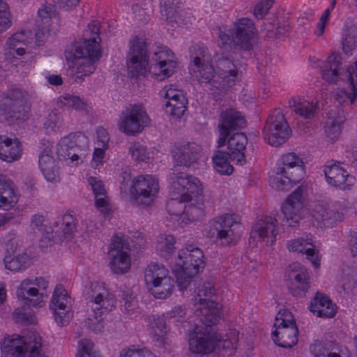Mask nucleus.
I'll list each match as a JSON object with an SVG mask.
<instances>
[{
	"label": "nucleus",
	"instance_id": "1",
	"mask_svg": "<svg viewBox=\"0 0 357 357\" xmlns=\"http://www.w3.org/2000/svg\"><path fill=\"white\" fill-rule=\"evenodd\" d=\"M148 45L143 38H134L130 42V50L127 56L128 73L132 77L145 76L153 69V75L160 81L170 77L175 72L176 63L172 52L163 45H156L152 50L151 60L155 63L149 66Z\"/></svg>",
	"mask_w": 357,
	"mask_h": 357
},
{
	"label": "nucleus",
	"instance_id": "2",
	"mask_svg": "<svg viewBox=\"0 0 357 357\" xmlns=\"http://www.w3.org/2000/svg\"><path fill=\"white\" fill-rule=\"evenodd\" d=\"M195 315L202 325L197 326L194 332L190 334V350L197 354L212 352L220 340V335L214 327L220 319V305L213 301L201 299L200 303L195 304Z\"/></svg>",
	"mask_w": 357,
	"mask_h": 357
},
{
	"label": "nucleus",
	"instance_id": "3",
	"mask_svg": "<svg viewBox=\"0 0 357 357\" xmlns=\"http://www.w3.org/2000/svg\"><path fill=\"white\" fill-rule=\"evenodd\" d=\"M100 22L93 20L84 29L82 41L75 50L74 63L76 66L75 79L83 80L84 77L91 75L96 69V63L101 56Z\"/></svg>",
	"mask_w": 357,
	"mask_h": 357
},
{
	"label": "nucleus",
	"instance_id": "4",
	"mask_svg": "<svg viewBox=\"0 0 357 357\" xmlns=\"http://www.w3.org/2000/svg\"><path fill=\"white\" fill-rule=\"evenodd\" d=\"M169 182L172 187V197L167 203L169 213H181L182 203L192 202V197L203 193V185L198 178L177 169L170 174Z\"/></svg>",
	"mask_w": 357,
	"mask_h": 357
},
{
	"label": "nucleus",
	"instance_id": "5",
	"mask_svg": "<svg viewBox=\"0 0 357 357\" xmlns=\"http://www.w3.org/2000/svg\"><path fill=\"white\" fill-rule=\"evenodd\" d=\"M87 296L92 304L93 314L86 319V326L96 333H101L104 328L102 315L114 307V295L109 291L103 283L96 282L91 284Z\"/></svg>",
	"mask_w": 357,
	"mask_h": 357
},
{
	"label": "nucleus",
	"instance_id": "6",
	"mask_svg": "<svg viewBox=\"0 0 357 357\" xmlns=\"http://www.w3.org/2000/svg\"><path fill=\"white\" fill-rule=\"evenodd\" d=\"M204 257L203 252L192 245L179 250L173 272L181 290L186 289L191 278L204 269Z\"/></svg>",
	"mask_w": 357,
	"mask_h": 357
},
{
	"label": "nucleus",
	"instance_id": "7",
	"mask_svg": "<svg viewBox=\"0 0 357 357\" xmlns=\"http://www.w3.org/2000/svg\"><path fill=\"white\" fill-rule=\"evenodd\" d=\"M304 175L303 159L294 152L287 153L278 159L275 175L270 178V184L278 190H284L291 183H298Z\"/></svg>",
	"mask_w": 357,
	"mask_h": 357
},
{
	"label": "nucleus",
	"instance_id": "8",
	"mask_svg": "<svg viewBox=\"0 0 357 357\" xmlns=\"http://www.w3.org/2000/svg\"><path fill=\"white\" fill-rule=\"evenodd\" d=\"M211 237L216 236V242L222 245L235 244L240 238L243 227L237 215L225 214L215 218L211 224Z\"/></svg>",
	"mask_w": 357,
	"mask_h": 357
},
{
	"label": "nucleus",
	"instance_id": "9",
	"mask_svg": "<svg viewBox=\"0 0 357 357\" xmlns=\"http://www.w3.org/2000/svg\"><path fill=\"white\" fill-rule=\"evenodd\" d=\"M87 147L88 139L82 132L70 133L58 143L56 153L66 165H77L82 161L83 151Z\"/></svg>",
	"mask_w": 357,
	"mask_h": 357
},
{
	"label": "nucleus",
	"instance_id": "10",
	"mask_svg": "<svg viewBox=\"0 0 357 357\" xmlns=\"http://www.w3.org/2000/svg\"><path fill=\"white\" fill-rule=\"evenodd\" d=\"M150 119L142 104H131L122 111L118 121L119 130L128 135L140 133L148 126Z\"/></svg>",
	"mask_w": 357,
	"mask_h": 357
},
{
	"label": "nucleus",
	"instance_id": "11",
	"mask_svg": "<svg viewBox=\"0 0 357 357\" xmlns=\"http://www.w3.org/2000/svg\"><path fill=\"white\" fill-rule=\"evenodd\" d=\"M263 134L264 139L275 147L285 143L290 137L291 128L280 110L275 109L269 115Z\"/></svg>",
	"mask_w": 357,
	"mask_h": 357
},
{
	"label": "nucleus",
	"instance_id": "12",
	"mask_svg": "<svg viewBox=\"0 0 357 357\" xmlns=\"http://www.w3.org/2000/svg\"><path fill=\"white\" fill-rule=\"evenodd\" d=\"M27 96L26 91L19 89H12L7 93H0V112L10 121L24 119Z\"/></svg>",
	"mask_w": 357,
	"mask_h": 357
},
{
	"label": "nucleus",
	"instance_id": "13",
	"mask_svg": "<svg viewBox=\"0 0 357 357\" xmlns=\"http://www.w3.org/2000/svg\"><path fill=\"white\" fill-rule=\"evenodd\" d=\"M131 197L134 204L151 206L159 192L158 180L152 175H140L135 178L132 183Z\"/></svg>",
	"mask_w": 357,
	"mask_h": 357
},
{
	"label": "nucleus",
	"instance_id": "14",
	"mask_svg": "<svg viewBox=\"0 0 357 357\" xmlns=\"http://www.w3.org/2000/svg\"><path fill=\"white\" fill-rule=\"evenodd\" d=\"M130 245L123 236L114 235L110 245L109 256V267L115 274H125L130 268Z\"/></svg>",
	"mask_w": 357,
	"mask_h": 357
},
{
	"label": "nucleus",
	"instance_id": "15",
	"mask_svg": "<svg viewBox=\"0 0 357 357\" xmlns=\"http://www.w3.org/2000/svg\"><path fill=\"white\" fill-rule=\"evenodd\" d=\"M217 82L211 85L215 88V90L211 89L213 93H218L222 89L227 90L231 88L241 78V73L238 66L230 59L220 56L217 59Z\"/></svg>",
	"mask_w": 357,
	"mask_h": 357
},
{
	"label": "nucleus",
	"instance_id": "16",
	"mask_svg": "<svg viewBox=\"0 0 357 357\" xmlns=\"http://www.w3.org/2000/svg\"><path fill=\"white\" fill-rule=\"evenodd\" d=\"M217 82L211 85L215 88V90L211 89L213 93H218L222 89L227 90L231 88L241 78V73L238 66L230 59L220 56L217 59Z\"/></svg>",
	"mask_w": 357,
	"mask_h": 357
},
{
	"label": "nucleus",
	"instance_id": "17",
	"mask_svg": "<svg viewBox=\"0 0 357 357\" xmlns=\"http://www.w3.org/2000/svg\"><path fill=\"white\" fill-rule=\"evenodd\" d=\"M245 123L244 116L236 109H228L222 111L220 115L218 125L220 133L218 141V147L225 146L231 132L243 128L245 126Z\"/></svg>",
	"mask_w": 357,
	"mask_h": 357
},
{
	"label": "nucleus",
	"instance_id": "18",
	"mask_svg": "<svg viewBox=\"0 0 357 357\" xmlns=\"http://www.w3.org/2000/svg\"><path fill=\"white\" fill-rule=\"evenodd\" d=\"M234 46L245 50H250L255 43V28L249 18L238 20L231 31Z\"/></svg>",
	"mask_w": 357,
	"mask_h": 357
},
{
	"label": "nucleus",
	"instance_id": "19",
	"mask_svg": "<svg viewBox=\"0 0 357 357\" xmlns=\"http://www.w3.org/2000/svg\"><path fill=\"white\" fill-rule=\"evenodd\" d=\"M71 305L72 300L67 291L61 285L56 286L50 307L58 324H64L70 321L72 317Z\"/></svg>",
	"mask_w": 357,
	"mask_h": 357
},
{
	"label": "nucleus",
	"instance_id": "20",
	"mask_svg": "<svg viewBox=\"0 0 357 357\" xmlns=\"http://www.w3.org/2000/svg\"><path fill=\"white\" fill-rule=\"evenodd\" d=\"M284 220L289 227H294L298 224L304 216V204L303 189L299 187L289 196L286 203L282 207Z\"/></svg>",
	"mask_w": 357,
	"mask_h": 357
},
{
	"label": "nucleus",
	"instance_id": "21",
	"mask_svg": "<svg viewBox=\"0 0 357 357\" xmlns=\"http://www.w3.org/2000/svg\"><path fill=\"white\" fill-rule=\"evenodd\" d=\"M287 273L291 281L290 291L294 296H303L307 291L310 285L309 277L306 268L298 262L290 264Z\"/></svg>",
	"mask_w": 357,
	"mask_h": 357
},
{
	"label": "nucleus",
	"instance_id": "22",
	"mask_svg": "<svg viewBox=\"0 0 357 357\" xmlns=\"http://www.w3.org/2000/svg\"><path fill=\"white\" fill-rule=\"evenodd\" d=\"M324 173L329 185L342 190H350L355 178L337 163L324 166Z\"/></svg>",
	"mask_w": 357,
	"mask_h": 357
},
{
	"label": "nucleus",
	"instance_id": "23",
	"mask_svg": "<svg viewBox=\"0 0 357 357\" xmlns=\"http://www.w3.org/2000/svg\"><path fill=\"white\" fill-rule=\"evenodd\" d=\"M277 223V220L271 216L259 220L251 231L250 239L255 241L258 238V241H264L267 244L273 243L278 234Z\"/></svg>",
	"mask_w": 357,
	"mask_h": 357
},
{
	"label": "nucleus",
	"instance_id": "24",
	"mask_svg": "<svg viewBox=\"0 0 357 357\" xmlns=\"http://www.w3.org/2000/svg\"><path fill=\"white\" fill-rule=\"evenodd\" d=\"M38 166L45 178L50 182L59 181V169L53 157L52 148L46 146L38 154Z\"/></svg>",
	"mask_w": 357,
	"mask_h": 357
},
{
	"label": "nucleus",
	"instance_id": "25",
	"mask_svg": "<svg viewBox=\"0 0 357 357\" xmlns=\"http://www.w3.org/2000/svg\"><path fill=\"white\" fill-rule=\"evenodd\" d=\"M227 149L230 160L235 161L237 165H243L246 162L245 150L248 139L242 132L234 133L227 139Z\"/></svg>",
	"mask_w": 357,
	"mask_h": 357
},
{
	"label": "nucleus",
	"instance_id": "26",
	"mask_svg": "<svg viewBox=\"0 0 357 357\" xmlns=\"http://www.w3.org/2000/svg\"><path fill=\"white\" fill-rule=\"evenodd\" d=\"M159 1L161 17L168 24L174 27L175 25L182 26L186 24L183 17V12L177 11L181 0H159Z\"/></svg>",
	"mask_w": 357,
	"mask_h": 357
},
{
	"label": "nucleus",
	"instance_id": "27",
	"mask_svg": "<svg viewBox=\"0 0 357 357\" xmlns=\"http://www.w3.org/2000/svg\"><path fill=\"white\" fill-rule=\"evenodd\" d=\"M34 330H24L22 335H12L6 337L1 342V351L6 355L21 357L24 354L25 336Z\"/></svg>",
	"mask_w": 357,
	"mask_h": 357
},
{
	"label": "nucleus",
	"instance_id": "28",
	"mask_svg": "<svg viewBox=\"0 0 357 357\" xmlns=\"http://www.w3.org/2000/svg\"><path fill=\"white\" fill-rule=\"evenodd\" d=\"M200 148L195 143L177 146L172 150V156L177 165L189 167L199 157Z\"/></svg>",
	"mask_w": 357,
	"mask_h": 357
},
{
	"label": "nucleus",
	"instance_id": "29",
	"mask_svg": "<svg viewBox=\"0 0 357 357\" xmlns=\"http://www.w3.org/2000/svg\"><path fill=\"white\" fill-rule=\"evenodd\" d=\"M287 249L291 252H298L306 255L307 258L317 267L319 264L318 255L314 250L312 239L310 234H305L303 236L293 239L287 243Z\"/></svg>",
	"mask_w": 357,
	"mask_h": 357
},
{
	"label": "nucleus",
	"instance_id": "30",
	"mask_svg": "<svg viewBox=\"0 0 357 357\" xmlns=\"http://www.w3.org/2000/svg\"><path fill=\"white\" fill-rule=\"evenodd\" d=\"M272 333L274 342L283 348H291L298 342V329L296 325L275 327Z\"/></svg>",
	"mask_w": 357,
	"mask_h": 357
},
{
	"label": "nucleus",
	"instance_id": "31",
	"mask_svg": "<svg viewBox=\"0 0 357 357\" xmlns=\"http://www.w3.org/2000/svg\"><path fill=\"white\" fill-rule=\"evenodd\" d=\"M313 217L317 221L323 222L325 227H333L343 220V214L332 209L327 204L318 202L313 210Z\"/></svg>",
	"mask_w": 357,
	"mask_h": 357
},
{
	"label": "nucleus",
	"instance_id": "32",
	"mask_svg": "<svg viewBox=\"0 0 357 357\" xmlns=\"http://www.w3.org/2000/svg\"><path fill=\"white\" fill-rule=\"evenodd\" d=\"M18 200L15 184L6 176L0 174V208L9 210Z\"/></svg>",
	"mask_w": 357,
	"mask_h": 357
},
{
	"label": "nucleus",
	"instance_id": "33",
	"mask_svg": "<svg viewBox=\"0 0 357 357\" xmlns=\"http://www.w3.org/2000/svg\"><path fill=\"white\" fill-rule=\"evenodd\" d=\"M22 149L17 138L0 136V159L6 162H13L19 160L22 155Z\"/></svg>",
	"mask_w": 357,
	"mask_h": 357
},
{
	"label": "nucleus",
	"instance_id": "34",
	"mask_svg": "<svg viewBox=\"0 0 357 357\" xmlns=\"http://www.w3.org/2000/svg\"><path fill=\"white\" fill-rule=\"evenodd\" d=\"M310 311L317 317L331 318L335 316V305L329 298L325 295L317 293L310 306Z\"/></svg>",
	"mask_w": 357,
	"mask_h": 357
},
{
	"label": "nucleus",
	"instance_id": "35",
	"mask_svg": "<svg viewBox=\"0 0 357 357\" xmlns=\"http://www.w3.org/2000/svg\"><path fill=\"white\" fill-rule=\"evenodd\" d=\"M289 107L297 115L305 119H312L318 110L317 102L301 96L292 98L289 100Z\"/></svg>",
	"mask_w": 357,
	"mask_h": 357
},
{
	"label": "nucleus",
	"instance_id": "36",
	"mask_svg": "<svg viewBox=\"0 0 357 357\" xmlns=\"http://www.w3.org/2000/svg\"><path fill=\"white\" fill-rule=\"evenodd\" d=\"M88 183L94 194L96 207L102 213H107L109 210V200L103 182L97 177L89 176Z\"/></svg>",
	"mask_w": 357,
	"mask_h": 357
},
{
	"label": "nucleus",
	"instance_id": "37",
	"mask_svg": "<svg viewBox=\"0 0 357 357\" xmlns=\"http://www.w3.org/2000/svg\"><path fill=\"white\" fill-rule=\"evenodd\" d=\"M33 39V33L29 30H22L16 32L8 38L6 45L10 50H13L17 55L22 56L25 53L24 46L30 44Z\"/></svg>",
	"mask_w": 357,
	"mask_h": 357
},
{
	"label": "nucleus",
	"instance_id": "38",
	"mask_svg": "<svg viewBox=\"0 0 357 357\" xmlns=\"http://www.w3.org/2000/svg\"><path fill=\"white\" fill-rule=\"evenodd\" d=\"M197 199V204L190 203L188 204L183 205L182 203V211L179 214H173L169 213L172 215L181 216L183 219H187L190 222H192L202 218L204 215L205 210V202L204 199L203 195L199 196H195Z\"/></svg>",
	"mask_w": 357,
	"mask_h": 357
},
{
	"label": "nucleus",
	"instance_id": "39",
	"mask_svg": "<svg viewBox=\"0 0 357 357\" xmlns=\"http://www.w3.org/2000/svg\"><path fill=\"white\" fill-rule=\"evenodd\" d=\"M21 357H47L42 345V339L35 331L25 336L24 354Z\"/></svg>",
	"mask_w": 357,
	"mask_h": 357
},
{
	"label": "nucleus",
	"instance_id": "40",
	"mask_svg": "<svg viewBox=\"0 0 357 357\" xmlns=\"http://www.w3.org/2000/svg\"><path fill=\"white\" fill-rule=\"evenodd\" d=\"M3 261L6 268L14 272L23 271L30 265L29 256L23 250L15 255H6Z\"/></svg>",
	"mask_w": 357,
	"mask_h": 357
},
{
	"label": "nucleus",
	"instance_id": "41",
	"mask_svg": "<svg viewBox=\"0 0 357 357\" xmlns=\"http://www.w3.org/2000/svg\"><path fill=\"white\" fill-rule=\"evenodd\" d=\"M76 229L75 218L70 214H65L61 222H55L52 230L59 237L67 238L74 233Z\"/></svg>",
	"mask_w": 357,
	"mask_h": 357
},
{
	"label": "nucleus",
	"instance_id": "42",
	"mask_svg": "<svg viewBox=\"0 0 357 357\" xmlns=\"http://www.w3.org/2000/svg\"><path fill=\"white\" fill-rule=\"evenodd\" d=\"M174 280L170 277L165 278L163 280L155 282L148 287L150 293L156 298L165 299L169 297L173 291Z\"/></svg>",
	"mask_w": 357,
	"mask_h": 357
},
{
	"label": "nucleus",
	"instance_id": "43",
	"mask_svg": "<svg viewBox=\"0 0 357 357\" xmlns=\"http://www.w3.org/2000/svg\"><path fill=\"white\" fill-rule=\"evenodd\" d=\"M192 77H195L202 83H215L217 77L215 75V70L211 63L189 68Z\"/></svg>",
	"mask_w": 357,
	"mask_h": 357
},
{
	"label": "nucleus",
	"instance_id": "44",
	"mask_svg": "<svg viewBox=\"0 0 357 357\" xmlns=\"http://www.w3.org/2000/svg\"><path fill=\"white\" fill-rule=\"evenodd\" d=\"M168 271L162 265L151 264L145 270L144 280L149 287L165 278H167Z\"/></svg>",
	"mask_w": 357,
	"mask_h": 357
},
{
	"label": "nucleus",
	"instance_id": "45",
	"mask_svg": "<svg viewBox=\"0 0 357 357\" xmlns=\"http://www.w3.org/2000/svg\"><path fill=\"white\" fill-rule=\"evenodd\" d=\"M344 122V118L342 116L333 117L329 116L326 121L324 130L326 137L332 141L338 139L342 132V124Z\"/></svg>",
	"mask_w": 357,
	"mask_h": 357
},
{
	"label": "nucleus",
	"instance_id": "46",
	"mask_svg": "<svg viewBox=\"0 0 357 357\" xmlns=\"http://www.w3.org/2000/svg\"><path fill=\"white\" fill-rule=\"evenodd\" d=\"M229 159H230L229 153L217 151L213 157L215 169L221 174H231L233 167L229 164Z\"/></svg>",
	"mask_w": 357,
	"mask_h": 357
},
{
	"label": "nucleus",
	"instance_id": "47",
	"mask_svg": "<svg viewBox=\"0 0 357 357\" xmlns=\"http://www.w3.org/2000/svg\"><path fill=\"white\" fill-rule=\"evenodd\" d=\"M187 102L185 96H181L178 100H166L165 112L174 118H181L186 109Z\"/></svg>",
	"mask_w": 357,
	"mask_h": 357
},
{
	"label": "nucleus",
	"instance_id": "48",
	"mask_svg": "<svg viewBox=\"0 0 357 357\" xmlns=\"http://www.w3.org/2000/svg\"><path fill=\"white\" fill-rule=\"evenodd\" d=\"M190 51L192 60L190 67L211 63V55L206 47L195 45L192 47Z\"/></svg>",
	"mask_w": 357,
	"mask_h": 357
},
{
	"label": "nucleus",
	"instance_id": "49",
	"mask_svg": "<svg viewBox=\"0 0 357 357\" xmlns=\"http://www.w3.org/2000/svg\"><path fill=\"white\" fill-rule=\"evenodd\" d=\"M58 105L61 107H71L75 110L84 111L86 102L79 97L70 93H65L59 98Z\"/></svg>",
	"mask_w": 357,
	"mask_h": 357
},
{
	"label": "nucleus",
	"instance_id": "50",
	"mask_svg": "<svg viewBox=\"0 0 357 357\" xmlns=\"http://www.w3.org/2000/svg\"><path fill=\"white\" fill-rule=\"evenodd\" d=\"M43 292H38V289L33 285L26 291V298L21 300L24 305L40 307L43 303Z\"/></svg>",
	"mask_w": 357,
	"mask_h": 357
},
{
	"label": "nucleus",
	"instance_id": "51",
	"mask_svg": "<svg viewBox=\"0 0 357 357\" xmlns=\"http://www.w3.org/2000/svg\"><path fill=\"white\" fill-rule=\"evenodd\" d=\"M151 334L153 340L159 346L164 344L167 334V326L162 319H158L153 324Z\"/></svg>",
	"mask_w": 357,
	"mask_h": 357
},
{
	"label": "nucleus",
	"instance_id": "52",
	"mask_svg": "<svg viewBox=\"0 0 357 357\" xmlns=\"http://www.w3.org/2000/svg\"><path fill=\"white\" fill-rule=\"evenodd\" d=\"M63 123V118L61 112L56 109L51 111L45 118L44 128L47 132H50L59 128Z\"/></svg>",
	"mask_w": 357,
	"mask_h": 357
},
{
	"label": "nucleus",
	"instance_id": "53",
	"mask_svg": "<svg viewBox=\"0 0 357 357\" xmlns=\"http://www.w3.org/2000/svg\"><path fill=\"white\" fill-rule=\"evenodd\" d=\"M354 29H344L342 38V45L344 52L349 54L356 47V37L354 34Z\"/></svg>",
	"mask_w": 357,
	"mask_h": 357
},
{
	"label": "nucleus",
	"instance_id": "54",
	"mask_svg": "<svg viewBox=\"0 0 357 357\" xmlns=\"http://www.w3.org/2000/svg\"><path fill=\"white\" fill-rule=\"evenodd\" d=\"M13 317L15 322L24 325L34 324L36 323V317L33 312L31 310H26L24 308L16 309L13 314Z\"/></svg>",
	"mask_w": 357,
	"mask_h": 357
},
{
	"label": "nucleus",
	"instance_id": "55",
	"mask_svg": "<svg viewBox=\"0 0 357 357\" xmlns=\"http://www.w3.org/2000/svg\"><path fill=\"white\" fill-rule=\"evenodd\" d=\"M10 16L8 4L5 0H0V33L11 26Z\"/></svg>",
	"mask_w": 357,
	"mask_h": 357
},
{
	"label": "nucleus",
	"instance_id": "56",
	"mask_svg": "<svg viewBox=\"0 0 357 357\" xmlns=\"http://www.w3.org/2000/svg\"><path fill=\"white\" fill-rule=\"evenodd\" d=\"M296 325L294 317L288 310H280L275 319L274 327Z\"/></svg>",
	"mask_w": 357,
	"mask_h": 357
},
{
	"label": "nucleus",
	"instance_id": "57",
	"mask_svg": "<svg viewBox=\"0 0 357 357\" xmlns=\"http://www.w3.org/2000/svg\"><path fill=\"white\" fill-rule=\"evenodd\" d=\"M132 158L136 161H146L149 159V153L143 144L139 142L134 143L130 149Z\"/></svg>",
	"mask_w": 357,
	"mask_h": 357
},
{
	"label": "nucleus",
	"instance_id": "58",
	"mask_svg": "<svg viewBox=\"0 0 357 357\" xmlns=\"http://www.w3.org/2000/svg\"><path fill=\"white\" fill-rule=\"evenodd\" d=\"M175 238L172 235H162L159 237L157 249L161 252L170 253L174 249Z\"/></svg>",
	"mask_w": 357,
	"mask_h": 357
},
{
	"label": "nucleus",
	"instance_id": "59",
	"mask_svg": "<svg viewBox=\"0 0 357 357\" xmlns=\"http://www.w3.org/2000/svg\"><path fill=\"white\" fill-rule=\"evenodd\" d=\"M93 342L87 339L79 341L78 357H98L96 352L93 350Z\"/></svg>",
	"mask_w": 357,
	"mask_h": 357
},
{
	"label": "nucleus",
	"instance_id": "60",
	"mask_svg": "<svg viewBox=\"0 0 357 357\" xmlns=\"http://www.w3.org/2000/svg\"><path fill=\"white\" fill-rule=\"evenodd\" d=\"M134 180L131 178V174L127 171L122 172L120 175V190L121 193L132 194V183Z\"/></svg>",
	"mask_w": 357,
	"mask_h": 357
},
{
	"label": "nucleus",
	"instance_id": "61",
	"mask_svg": "<svg viewBox=\"0 0 357 357\" xmlns=\"http://www.w3.org/2000/svg\"><path fill=\"white\" fill-rule=\"evenodd\" d=\"M272 5V0H261L256 4L254 9L255 17L258 19L263 18L267 14Z\"/></svg>",
	"mask_w": 357,
	"mask_h": 357
},
{
	"label": "nucleus",
	"instance_id": "62",
	"mask_svg": "<svg viewBox=\"0 0 357 357\" xmlns=\"http://www.w3.org/2000/svg\"><path fill=\"white\" fill-rule=\"evenodd\" d=\"M265 26L269 37L284 35L289 30V26L286 23L283 24H278L276 27L271 24H267Z\"/></svg>",
	"mask_w": 357,
	"mask_h": 357
},
{
	"label": "nucleus",
	"instance_id": "63",
	"mask_svg": "<svg viewBox=\"0 0 357 357\" xmlns=\"http://www.w3.org/2000/svg\"><path fill=\"white\" fill-rule=\"evenodd\" d=\"M120 357H155V356L147 350L128 349L121 351Z\"/></svg>",
	"mask_w": 357,
	"mask_h": 357
},
{
	"label": "nucleus",
	"instance_id": "64",
	"mask_svg": "<svg viewBox=\"0 0 357 357\" xmlns=\"http://www.w3.org/2000/svg\"><path fill=\"white\" fill-rule=\"evenodd\" d=\"M215 294V289L213 284L211 282H204L200 287L198 288L197 296L199 297V303L200 300H204L202 296L211 297Z\"/></svg>",
	"mask_w": 357,
	"mask_h": 357
}]
</instances>
